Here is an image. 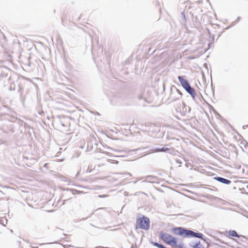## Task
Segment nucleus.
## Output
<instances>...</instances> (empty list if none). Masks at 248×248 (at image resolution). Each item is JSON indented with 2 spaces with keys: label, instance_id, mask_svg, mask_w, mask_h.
Masks as SVG:
<instances>
[{
  "label": "nucleus",
  "instance_id": "obj_1",
  "mask_svg": "<svg viewBox=\"0 0 248 248\" xmlns=\"http://www.w3.org/2000/svg\"><path fill=\"white\" fill-rule=\"evenodd\" d=\"M172 233L184 238H197L205 241L204 235L198 232H194L183 227H173L171 229Z\"/></svg>",
  "mask_w": 248,
  "mask_h": 248
},
{
  "label": "nucleus",
  "instance_id": "obj_2",
  "mask_svg": "<svg viewBox=\"0 0 248 248\" xmlns=\"http://www.w3.org/2000/svg\"><path fill=\"white\" fill-rule=\"evenodd\" d=\"M178 79L181 86L191 96L193 100L195 101L196 94L195 89L190 86L187 80L184 78L183 76H178Z\"/></svg>",
  "mask_w": 248,
  "mask_h": 248
},
{
  "label": "nucleus",
  "instance_id": "obj_3",
  "mask_svg": "<svg viewBox=\"0 0 248 248\" xmlns=\"http://www.w3.org/2000/svg\"><path fill=\"white\" fill-rule=\"evenodd\" d=\"M150 221L149 218L142 216L141 217L137 218L136 224V229L139 228L147 231L150 229Z\"/></svg>",
  "mask_w": 248,
  "mask_h": 248
},
{
  "label": "nucleus",
  "instance_id": "obj_4",
  "mask_svg": "<svg viewBox=\"0 0 248 248\" xmlns=\"http://www.w3.org/2000/svg\"><path fill=\"white\" fill-rule=\"evenodd\" d=\"M159 236L160 239L166 244L170 245V243L169 242L171 241L173 238H175V237L172 236L171 235L162 232H159Z\"/></svg>",
  "mask_w": 248,
  "mask_h": 248
},
{
  "label": "nucleus",
  "instance_id": "obj_5",
  "mask_svg": "<svg viewBox=\"0 0 248 248\" xmlns=\"http://www.w3.org/2000/svg\"><path fill=\"white\" fill-rule=\"evenodd\" d=\"M189 246L192 248H205L200 241H192L189 243Z\"/></svg>",
  "mask_w": 248,
  "mask_h": 248
},
{
  "label": "nucleus",
  "instance_id": "obj_6",
  "mask_svg": "<svg viewBox=\"0 0 248 248\" xmlns=\"http://www.w3.org/2000/svg\"><path fill=\"white\" fill-rule=\"evenodd\" d=\"M190 108L189 106H186L184 102H182V113L183 115H186L187 113L190 112Z\"/></svg>",
  "mask_w": 248,
  "mask_h": 248
},
{
  "label": "nucleus",
  "instance_id": "obj_7",
  "mask_svg": "<svg viewBox=\"0 0 248 248\" xmlns=\"http://www.w3.org/2000/svg\"><path fill=\"white\" fill-rule=\"evenodd\" d=\"M153 153L155 152H167L169 153L170 149L168 147H163L162 148H155L151 150Z\"/></svg>",
  "mask_w": 248,
  "mask_h": 248
},
{
  "label": "nucleus",
  "instance_id": "obj_8",
  "mask_svg": "<svg viewBox=\"0 0 248 248\" xmlns=\"http://www.w3.org/2000/svg\"><path fill=\"white\" fill-rule=\"evenodd\" d=\"M215 180L217 181L218 182H219L220 183H221L222 184H226V185H229L231 183V181L219 176H217L214 178Z\"/></svg>",
  "mask_w": 248,
  "mask_h": 248
},
{
  "label": "nucleus",
  "instance_id": "obj_9",
  "mask_svg": "<svg viewBox=\"0 0 248 248\" xmlns=\"http://www.w3.org/2000/svg\"><path fill=\"white\" fill-rule=\"evenodd\" d=\"M228 234L230 236H233V237H237V238H243V239H246V237L244 236V235H239L237 233V232H236V231L235 230H230L229 231H228L227 232Z\"/></svg>",
  "mask_w": 248,
  "mask_h": 248
},
{
  "label": "nucleus",
  "instance_id": "obj_10",
  "mask_svg": "<svg viewBox=\"0 0 248 248\" xmlns=\"http://www.w3.org/2000/svg\"><path fill=\"white\" fill-rule=\"evenodd\" d=\"M170 245L172 247H175L179 248H183V244L182 243L178 244L177 242V238L175 237V238H173L171 241L170 242Z\"/></svg>",
  "mask_w": 248,
  "mask_h": 248
},
{
  "label": "nucleus",
  "instance_id": "obj_11",
  "mask_svg": "<svg viewBox=\"0 0 248 248\" xmlns=\"http://www.w3.org/2000/svg\"><path fill=\"white\" fill-rule=\"evenodd\" d=\"M17 118L14 116L6 114L4 116V119L12 122H15Z\"/></svg>",
  "mask_w": 248,
  "mask_h": 248
},
{
  "label": "nucleus",
  "instance_id": "obj_12",
  "mask_svg": "<svg viewBox=\"0 0 248 248\" xmlns=\"http://www.w3.org/2000/svg\"><path fill=\"white\" fill-rule=\"evenodd\" d=\"M181 16H182V20H183V21H182L181 22L182 24H185V23L186 22V17L185 16L184 11H183L181 13Z\"/></svg>",
  "mask_w": 248,
  "mask_h": 248
},
{
  "label": "nucleus",
  "instance_id": "obj_13",
  "mask_svg": "<svg viewBox=\"0 0 248 248\" xmlns=\"http://www.w3.org/2000/svg\"><path fill=\"white\" fill-rule=\"evenodd\" d=\"M9 90L10 91H15L16 90V86L15 84L13 83L12 84H11L9 87Z\"/></svg>",
  "mask_w": 248,
  "mask_h": 248
},
{
  "label": "nucleus",
  "instance_id": "obj_14",
  "mask_svg": "<svg viewBox=\"0 0 248 248\" xmlns=\"http://www.w3.org/2000/svg\"><path fill=\"white\" fill-rule=\"evenodd\" d=\"M0 77H6V76H7V73H5V72H3L1 70V68H0Z\"/></svg>",
  "mask_w": 248,
  "mask_h": 248
},
{
  "label": "nucleus",
  "instance_id": "obj_15",
  "mask_svg": "<svg viewBox=\"0 0 248 248\" xmlns=\"http://www.w3.org/2000/svg\"><path fill=\"white\" fill-rule=\"evenodd\" d=\"M72 191H73L72 192V194L73 195H75V194H79V193H82V191H78V190H75V189H73Z\"/></svg>",
  "mask_w": 248,
  "mask_h": 248
},
{
  "label": "nucleus",
  "instance_id": "obj_16",
  "mask_svg": "<svg viewBox=\"0 0 248 248\" xmlns=\"http://www.w3.org/2000/svg\"><path fill=\"white\" fill-rule=\"evenodd\" d=\"M18 92L20 93V95L22 94V89L21 88L19 87L18 90Z\"/></svg>",
  "mask_w": 248,
  "mask_h": 248
},
{
  "label": "nucleus",
  "instance_id": "obj_17",
  "mask_svg": "<svg viewBox=\"0 0 248 248\" xmlns=\"http://www.w3.org/2000/svg\"><path fill=\"white\" fill-rule=\"evenodd\" d=\"M241 19L240 16L237 17V19L234 21V22H238Z\"/></svg>",
  "mask_w": 248,
  "mask_h": 248
},
{
  "label": "nucleus",
  "instance_id": "obj_18",
  "mask_svg": "<svg viewBox=\"0 0 248 248\" xmlns=\"http://www.w3.org/2000/svg\"><path fill=\"white\" fill-rule=\"evenodd\" d=\"M146 177L147 178H150V179H152V178H154V176H152V175H148V176H147Z\"/></svg>",
  "mask_w": 248,
  "mask_h": 248
},
{
  "label": "nucleus",
  "instance_id": "obj_19",
  "mask_svg": "<svg viewBox=\"0 0 248 248\" xmlns=\"http://www.w3.org/2000/svg\"><path fill=\"white\" fill-rule=\"evenodd\" d=\"M248 125H244L243 126V129H246V128H247L248 127Z\"/></svg>",
  "mask_w": 248,
  "mask_h": 248
},
{
  "label": "nucleus",
  "instance_id": "obj_20",
  "mask_svg": "<svg viewBox=\"0 0 248 248\" xmlns=\"http://www.w3.org/2000/svg\"><path fill=\"white\" fill-rule=\"evenodd\" d=\"M177 91H178V92L179 94L181 96H182V93H181L180 91H179L178 89L177 90Z\"/></svg>",
  "mask_w": 248,
  "mask_h": 248
},
{
  "label": "nucleus",
  "instance_id": "obj_21",
  "mask_svg": "<svg viewBox=\"0 0 248 248\" xmlns=\"http://www.w3.org/2000/svg\"><path fill=\"white\" fill-rule=\"evenodd\" d=\"M138 98H139V99L140 100H141V99H142L143 98V97H142V96L141 95H139V96H138Z\"/></svg>",
  "mask_w": 248,
  "mask_h": 248
},
{
  "label": "nucleus",
  "instance_id": "obj_22",
  "mask_svg": "<svg viewBox=\"0 0 248 248\" xmlns=\"http://www.w3.org/2000/svg\"><path fill=\"white\" fill-rule=\"evenodd\" d=\"M218 241L221 243H222V244H224V242L220 240V239H218Z\"/></svg>",
  "mask_w": 248,
  "mask_h": 248
},
{
  "label": "nucleus",
  "instance_id": "obj_23",
  "mask_svg": "<svg viewBox=\"0 0 248 248\" xmlns=\"http://www.w3.org/2000/svg\"><path fill=\"white\" fill-rule=\"evenodd\" d=\"M95 248H104V247L100 246V247H96Z\"/></svg>",
  "mask_w": 248,
  "mask_h": 248
},
{
  "label": "nucleus",
  "instance_id": "obj_24",
  "mask_svg": "<svg viewBox=\"0 0 248 248\" xmlns=\"http://www.w3.org/2000/svg\"><path fill=\"white\" fill-rule=\"evenodd\" d=\"M177 163H178L179 164H181L182 163V162L181 161H178V160L177 161Z\"/></svg>",
  "mask_w": 248,
  "mask_h": 248
},
{
  "label": "nucleus",
  "instance_id": "obj_25",
  "mask_svg": "<svg viewBox=\"0 0 248 248\" xmlns=\"http://www.w3.org/2000/svg\"><path fill=\"white\" fill-rule=\"evenodd\" d=\"M105 196H106V195H104V196H101V195H99V197H105Z\"/></svg>",
  "mask_w": 248,
  "mask_h": 248
},
{
  "label": "nucleus",
  "instance_id": "obj_26",
  "mask_svg": "<svg viewBox=\"0 0 248 248\" xmlns=\"http://www.w3.org/2000/svg\"><path fill=\"white\" fill-rule=\"evenodd\" d=\"M233 240H234L237 243H239L235 239H233Z\"/></svg>",
  "mask_w": 248,
  "mask_h": 248
},
{
  "label": "nucleus",
  "instance_id": "obj_27",
  "mask_svg": "<svg viewBox=\"0 0 248 248\" xmlns=\"http://www.w3.org/2000/svg\"><path fill=\"white\" fill-rule=\"evenodd\" d=\"M39 113L40 114H41L42 113H43L44 112H43V111H42L41 112H40Z\"/></svg>",
  "mask_w": 248,
  "mask_h": 248
},
{
  "label": "nucleus",
  "instance_id": "obj_28",
  "mask_svg": "<svg viewBox=\"0 0 248 248\" xmlns=\"http://www.w3.org/2000/svg\"><path fill=\"white\" fill-rule=\"evenodd\" d=\"M32 248H38V247H31Z\"/></svg>",
  "mask_w": 248,
  "mask_h": 248
},
{
  "label": "nucleus",
  "instance_id": "obj_29",
  "mask_svg": "<svg viewBox=\"0 0 248 248\" xmlns=\"http://www.w3.org/2000/svg\"><path fill=\"white\" fill-rule=\"evenodd\" d=\"M140 150V148H138V149H137V150Z\"/></svg>",
  "mask_w": 248,
  "mask_h": 248
},
{
  "label": "nucleus",
  "instance_id": "obj_30",
  "mask_svg": "<svg viewBox=\"0 0 248 248\" xmlns=\"http://www.w3.org/2000/svg\"><path fill=\"white\" fill-rule=\"evenodd\" d=\"M67 200H63V202H65L66 201H67Z\"/></svg>",
  "mask_w": 248,
  "mask_h": 248
},
{
  "label": "nucleus",
  "instance_id": "obj_31",
  "mask_svg": "<svg viewBox=\"0 0 248 248\" xmlns=\"http://www.w3.org/2000/svg\"><path fill=\"white\" fill-rule=\"evenodd\" d=\"M90 225H91V226H93V227H94V226H93L92 224H90Z\"/></svg>",
  "mask_w": 248,
  "mask_h": 248
},
{
  "label": "nucleus",
  "instance_id": "obj_32",
  "mask_svg": "<svg viewBox=\"0 0 248 248\" xmlns=\"http://www.w3.org/2000/svg\"><path fill=\"white\" fill-rule=\"evenodd\" d=\"M241 241H243V242L244 241V240L243 239H242Z\"/></svg>",
  "mask_w": 248,
  "mask_h": 248
}]
</instances>
